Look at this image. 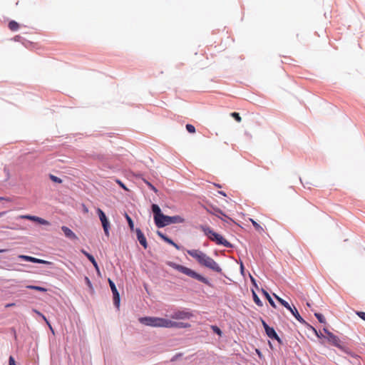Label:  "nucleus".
<instances>
[{"instance_id": "obj_1", "label": "nucleus", "mask_w": 365, "mask_h": 365, "mask_svg": "<svg viewBox=\"0 0 365 365\" xmlns=\"http://www.w3.org/2000/svg\"><path fill=\"white\" fill-rule=\"evenodd\" d=\"M139 322L145 326L152 327H161V328H189L190 324L189 323L175 322L170 319L156 317H145L139 318Z\"/></svg>"}, {"instance_id": "obj_2", "label": "nucleus", "mask_w": 365, "mask_h": 365, "mask_svg": "<svg viewBox=\"0 0 365 365\" xmlns=\"http://www.w3.org/2000/svg\"><path fill=\"white\" fill-rule=\"evenodd\" d=\"M153 212L154 222L159 227H164L171 224H180L185 222V219L180 215L168 216L162 213L160 207L156 204L151 206Z\"/></svg>"}, {"instance_id": "obj_3", "label": "nucleus", "mask_w": 365, "mask_h": 365, "mask_svg": "<svg viewBox=\"0 0 365 365\" xmlns=\"http://www.w3.org/2000/svg\"><path fill=\"white\" fill-rule=\"evenodd\" d=\"M187 253L194 258L200 266L205 267L218 273L222 272V269L219 264L212 257L207 255L202 251L193 249L187 250Z\"/></svg>"}, {"instance_id": "obj_4", "label": "nucleus", "mask_w": 365, "mask_h": 365, "mask_svg": "<svg viewBox=\"0 0 365 365\" xmlns=\"http://www.w3.org/2000/svg\"><path fill=\"white\" fill-rule=\"evenodd\" d=\"M168 264L170 267L178 270V272H180L191 278L195 279L205 284L210 285V282L207 278H205V277L202 276L201 274L197 273L195 271L192 270L190 268H188L187 267L181 265V264H176L173 262H168Z\"/></svg>"}, {"instance_id": "obj_5", "label": "nucleus", "mask_w": 365, "mask_h": 365, "mask_svg": "<svg viewBox=\"0 0 365 365\" xmlns=\"http://www.w3.org/2000/svg\"><path fill=\"white\" fill-rule=\"evenodd\" d=\"M200 229L204 234L217 245H222L226 247H231L230 243L227 241L222 236L214 232L210 227L205 225H200Z\"/></svg>"}, {"instance_id": "obj_6", "label": "nucleus", "mask_w": 365, "mask_h": 365, "mask_svg": "<svg viewBox=\"0 0 365 365\" xmlns=\"http://www.w3.org/2000/svg\"><path fill=\"white\" fill-rule=\"evenodd\" d=\"M193 314L187 309H175L170 315V318L175 320H185L192 318Z\"/></svg>"}, {"instance_id": "obj_7", "label": "nucleus", "mask_w": 365, "mask_h": 365, "mask_svg": "<svg viewBox=\"0 0 365 365\" xmlns=\"http://www.w3.org/2000/svg\"><path fill=\"white\" fill-rule=\"evenodd\" d=\"M96 212H97V214H98V215L99 217V219H100V220L101 222V224H102V226H103L105 235L107 237H109L110 222H109V221H108L106 214L100 208H98L96 210Z\"/></svg>"}, {"instance_id": "obj_8", "label": "nucleus", "mask_w": 365, "mask_h": 365, "mask_svg": "<svg viewBox=\"0 0 365 365\" xmlns=\"http://www.w3.org/2000/svg\"><path fill=\"white\" fill-rule=\"evenodd\" d=\"M108 283L111 289L113 295V303L118 308L120 306V295L115 285V283L110 279H108Z\"/></svg>"}, {"instance_id": "obj_9", "label": "nucleus", "mask_w": 365, "mask_h": 365, "mask_svg": "<svg viewBox=\"0 0 365 365\" xmlns=\"http://www.w3.org/2000/svg\"><path fill=\"white\" fill-rule=\"evenodd\" d=\"M324 331L327 334L326 337L329 343H331L332 345L335 346L341 347L340 339L337 336L334 335L333 333L330 332L327 329H324Z\"/></svg>"}, {"instance_id": "obj_10", "label": "nucleus", "mask_w": 365, "mask_h": 365, "mask_svg": "<svg viewBox=\"0 0 365 365\" xmlns=\"http://www.w3.org/2000/svg\"><path fill=\"white\" fill-rule=\"evenodd\" d=\"M19 217L21 218V219H26V220H31L34 222H36L41 225H50V222L48 221H47L41 217H37V216L24 215H20Z\"/></svg>"}, {"instance_id": "obj_11", "label": "nucleus", "mask_w": 365, "mask_h": 365, "mask_svg": "<svg viewBox=\"0 0 365 365\" xmlns=\"http://www.w3.org/2000/svg\"><path fill=\"white\" fill-rule=\"evenodd\" d=\"M135 232H136V235H137V239L139 241L140 244L145 249H147V247H148V242H147V240H146V238H145L144 234L142 232V231L139 228H137L135 230Z\"/></svg>"}, {"instance_id": "obj_12", "label": "nucleus", "mask_w": 365, "mask_h": 365, "mask_svg": "<svg viewBox=\"0 0 365 365\" xmlns=\"http://www.w3.org/2000/svg\"><path fill=\"white\" fill-rule=\"evenodd\" d=\"M61 230L63 232L65 236L71 240H77L76 235L68 227L62 226Z\"/></svg>"}, {"instance_id": "obj_13", "label": "nucleus", "mask_w": 365, "mask_h": 365, "mask_svg": "<svg viewBox=\"0 0 365 365\" xmlns=\"http://www.w3.org/2000/svg\"><path fill=\"white\" fill-rule=\"evenodd\" d=\"M265 332L267 334V335L270 338V339H276L279 344H282V340L278 336V335L277 334L276 331H274V329L272 328V327H269L268 329H267L265 330Z\"/></svg>"}, {"instance_id": "obj_14", "label": "nucleus", "mask_w": 365, "mask_h": 365, "mask_svg": "<svg viewBox=\"0 0 365 365\" xmlns=\"http://www.w3.org/2000/svg\"><path fill=\"white\" fill-rule=\"evenodd\" d=\"M289 311L293 314V316L296 318V319L297 321H299L302 324H306V322L300 316L299 312L294 307L293 308H292Z\"/></svg>"}, {"instance_id": "obj_15", "label": "nucleus", "mask_w": 365, "mask_h": 365, "mask_svg": "<svg viewBox=\"0 0 365 365\" xmlns=\"http://www.w3.org/2000/svg\"><path fill=\"white\" fill-rule=\"evenodd\" d=\"M250 221L252 222V225L254 226L255 229L259 233H262L264 232V229L262 226H260L256 221H255L253 219L250 218Z\"/></svg>"}, {"instance_id": "obj_16", "label": "nucleus", "mask_w": 365, "mask_h": 365, "mask_svg": "<svg viewBox=\"0 0 365 365\" xmlns=\"http://www.w3.org/2000/svg\"><path fill=\"white\" fill-rule=\"evenodd\" d=\"M19 258L24 259L27 262H31L34 263H37V262H38L37 258L31 256L19 255Z\"/></svg>"}, {"instance_id": "obj_17", "label": "nucleus", "mask_w": 365, "mask_h": 365, "mask_svg": "<svg viewBox=\"0 0 365 365\" xmlns=\"http://www.w3.org/2000/svg\"><path fill=\"white\" fill-rule=\"evenodd\" d=\"M9 28L10 30H11L13 31H17L19 29V25L15 21H11L9 23Z\"/></svg>"}, {"instance_id": "obj_18", "label": "nucleus", "mask_w": 365, "mask_h": 365, "mask_svg": "<svg viewBox=\"0 0 365 365\" xmlns=\"http://www.w3.org/2000/svg\"><path fill=\"white\" fill-rule=\"evenodd\" d=\"M262 292L264 294V295L265 296V297L267 298V299L269 301L270 305L275 308L276 307V304L274 303V302L272 300V299L271 298L270 295L268 294V292L264 289H262Z\"/></svg>"}, {"instance_id": "obj_19", "label": "nucleus", "mask_w": 365, "mask_h": 365, "mask_svg": "<svg viewBox=\"0 0 365 365\" xmlns=\"http://www.w3.org/2000/svg\"><path fill=\"white\" fill-rule=\"evenodd\" d=\"M28 289H34V290H36V291H39V292H46L47 289L44 287H39V286H34V285H29L26 287Z\"/></svg>"}, {"instance_id": "obj_20", "label": "nucleus", "mask_w": 365, "mask_h": 365, "mask_svg": "<svg viewBox=\"0 0 365 365\" xmlns=\"http://www.w3.org/2000/svg\"><path fill=\"white\" fill-rule=\"evenodd\" d=\"M125 217L128 223V225L130 228L131 230H133L134 229V223H133V220L131 219V217L127 214V213H125Z\"/></svg>"}, {"instance_id": "obj_21", "label": "nucleus", "mask_w": 365, "mask_h": 365, "mask_svg": "<svg viewBox=\"0 0 365 365\" xmlns=\"http://www.w3.org/2000/svg\"><path fill=\"white\" fill-rule=\"evenodd\" d=\"M252 296H253V300L254 302L259 306V307H262L263 304H262V301L259 299V297L257 296V294L253 291L252 292Z\"/></svg>"}, {"instance_id": "obj_22", "label": "nucleus", "mask_w": 365, "mask_h": 365, "mask_svg": "<svg viewBox=\"0 0 365 365\" xmlns=\"http://www.w3.org/2000/svg\"><path fill=\"white\" fill-rule=\"evenodd\" d=\"M87 258L93 264V266L95 267L97 272H99V268H98V264H97L95 258L93 257V256L91 255L90 256H88Z\"/></svg>"}, {"instance_id": "obj_23", "label": "nucleus", "mask_w": 365, "mask_h": 365, "mask_svg": "<svg viewBox=\"0 0 365 365\" xmlns=\"http://www.w3.org/2000/svg\"><path fill=\"white\" fill-rule=\"evenodd\" d=\"M314 315L317 318V319L319 320V322L320 323H323V324L326 323V319L322 314L315 313Z\"/></svg>"}, {"instance_id": "obj_24", "label": "nucleus", "mask_w": 365, "mask_h": 365, "mask_svg": "<svg viewBox=\"0 0 365 365\" xmlns=\"http://www.w3.org/2000/svg\"><path fill=\"white\" fill-rule=\"evenodd\" d=\"M143 182L148 186L149 188H150L155 193L158 192V189L145 179H143Z\"/></svg>"}, {"instance_id": "obj_25", "label": "nucleus", "mask_w": 365, "mask_h": 365, "mask_svg": "<svg viewBox=\"0 0 365 365\" xmlns=\"http://www.w3.org/2000/svg\"><path fill=\"white\" fill-rule=\"evenodd\" d=\"M231 116L235 119L236 121L238 123L242 121V118L240 117V114L237 112H233L231 113Z\"/></svg>"}, {"instance_id": "obj_26", "label": "nucleus", "mask_w": 365, "mask_h": 365, "mask_svg": "<svg viewBox=\"0 0 365 365\" xmlns=\"http://www.w3.org/2000/svg\"><path fill=\"white\" fill-rule=\"evenodd\" d=\"M49 178L50 179L54 182H56V183H61L62 182V180L53 175H49Z\"/></svg>"}, {"instance_id": "obj_27", "label": "nucleus", "mask_w": 365, "mask_h": 365, "mask_svg": "<svg viewBox=\"0 0 365 365\" xmlns=\"http://www.w3.org/2000/svg\"><path fill=\"white\" fill-rule=\"evenodd\" d=\"M165 242H166L167 243H168V244H170V245H173V247H175L177 250H179V249H180L179 246H178L176 243H175V242H174L171 239H170L169 237H167V238L165 239Z\"/></svg>"}, {"instance_id": "obj_28", "label": "nucleus", "mask_w": 365, "mask_h": 365, "mask_svg": "<svg viewBox=\"0 0 365 365\" xmlns=\"http://www.w3.org/2000/svg\"><path fill=\"white\" fill-rule=\"evenodd\" d=\"M186 129L190 133H195V128L194 125H191V124H187L186 125Z\"/></svg>"}, {"instance_id": "obj_29", "label": "nucleus", "mask_w": 365, "mask_h": 365, "mask_svg": "<svg viewBox=\"0 0 365 365\" xmlns=\"http://www.w3.org/2000/svg\"><path fill=\"white\" fill-rule=\"evenodd\" d=\"M212 330L218 335H221L222 334V331L220 330V329L219 327H217V326H212Z\"/></svg>"}, {"instance_id": "obj_30", "label": "nucleus", "mask_w": 365, "mask_h": 365, "mask_svg": "<svg viewBox=\"0 0 365 365\" xmlns=\"http://www.w3.org/2000/svg\"><path fill=\"white\" fill-rule=\"evenodd\" d=\"M356 314L363 320L365 321V312H356Z\"/></svg>"}, {"instance_id": "obj_31", "label": "nucleus", "mask_w": 365, "mask_h": 365, "mask_svg": "<svg viewBox=\"0 0 365 365\" xmlns=\"http://www.w3.org/2000/svg\"><path fill=\"white\" fill-rule=\"evenodd\" d=\"M85 281L86 282V284L88 285V287L92 289H93V286H92V284H91V282L90 281L89 278L86 277H85Z\"/></svg>"}, {"instance_id": "obj_32", "label": "nucleus", "mask_w": 365, "mask_h": 365, "mask_svg": "<svg viewBox=\"0 0 365 365\" xmlns=\"http://www.w3.org/2000/svg\"><path fill=\"white\" fill-rule=\"evenodd\" d=\"M274 297L276 298V299L282 304L283 305L284 303H285V300H284L283 299L280 298L279 297H278L277 295L274 294Z\"/></svg>"}, {"instance_id": "obj_33", "label": "nucleus", "mask_w": 365, "mask_h": 365, "mask_svg": "<svg viewBox=\"0 0 365 365\" xmlns=\"http://www.w3.org/2000/svg\"><path fill=\"white\" fill-rule=\"evenodd\" d=\"M157 235L161 238L163 239L164 241L165 240V239L168 237L166 235H165L164 234H163L160 231H158L157 232Z\"/></svg>"}, {"instance_id": "obj_34", "label": "nucleus", "mask_w": 365, "mask_h": 365, "mask_svg": "<svg viewBox=\"0 0 365 365\" xmlns=\"http://www.w3.org/2000/svg\"><path fill=\"white\" fill-rule=\"evenodd\" d=\"M9 365H16L14 358L11 356L9 357Z\"/></svg>"}, {"instance_id": "obj_35", "label": "nucleus", "mask_w": 365, "mask_h": 365, "mask_svg": "<svg viewBox=\"0 0 365 365\" xmlns=\"http://www.w3.org/2000/svg\"><path fill=\"white\" fill-rule=\"evenodd\" d=\"M219 214L225 216V215L220 210H219V209L215 210V212L214 213V215H215L217 217H220Z\"/></svg>"}, {"instance_id": "obj_36", "label": "nucleus", "mask_w": 365, "mask_h": 365, "mask_svg": "<svg viewBox=\"0 0 365 365\" xmlns=\"http://www.w3.org/2000/svg\"><path fill=\"white\" fill-rule=\"evenodd\" d=\"M38 261L37 263L38 264H50L51 262H48V261H46V260H43V259H38Z\"/></svg>"}, {"instance_id": "obj_37", "label": "nucleus", "mask_w": 365, "mask_h": 365, "mask_svg": "<svg viewBox=\"0 0 365 365\" xmlns=\"http://www.w3.org/2000/svg\"><path fill=\"white\" fill-rule=\"evenodd\" d=\"M41 318H42V319H43V320L46 322V323L49 326L50 329H52L51 326V324H50L49 322L47 320L46 317L43 314H42V315L41 316Z\"/></svg>"}, {"instance_id": "obj_38", "label": "nucleus", "mask_w": 365, "mask_h": 365, "mask_svg": "<svg viewBox=\"0 0 365 365\" xmlns=\"http://www.w3.org/2000/svg\"><path fill=\"white\" fill-rule=\"evenodd\" d=\"M117 183L121 187H123L124 190H127V188L125 186V185L119 180H116Z\"/></svg>"}, {"instance_id": "obj_39", "label": "nucleus", "mask_w": 365, "mask_h": 365, "mask_svg": "<svg viewBox=\"0 0 365 365\" xmlns=\"http://www.w3.org/2000/svg\"><path fill=\"white\" fill-rule=\"evenodd\" d=\"M283 306L284 307H286L288 310H290L292 308L287 302H285V303H284Z\"/></svg>"}, {"instance_id": "obj_40", "label": "nucleus", "mask_w": 365, "mask_h": 365, "mask_svg": "<svg viewBox=\"0 0 365 365\" xmlns=\"http://www.w3.org/2000/svg\"><path fill=\"white\" fill-rule=\"evenodd\" d=\"M262 325L264 328V330H266L267 329H268L269 327L267 325V324L264 321V320H262Z\"/></svg>"}, {"instance_id": "obj_41", "label": "nucleus", "mask_w": 365, "mask_h": 365, "mask_svg": "<svg viewBox=\"0 0 365 365\" xmlns=\"http://www.w3.org/2000/svg\"><path fill=\"white\" fill-rule=\"evenodd\" d=\"M81 252H82V253H83V254L86 257H88V256H90V255H91V254H89L88 252H86V250H81Z\"/></svg>"}, {"instance_id": "obj_42", "label": "nucleus", "mask_w": 365, "mask_h": 365, "mask_svg": "<svg viewBox=\"0 0 365 365\" xmlns=\"http://www.w3.org/2000/svg\"><path fill=\"white\" fill-rule=\"evenodd\" d=\"M14 306H15V304H14V303H10V304H6L5 305V307H6V308H9V307H14Z\"/></svg>"}, {"instance_id": "obj_43", "label": "nucleus", "mask_w": 365, "mask_h": 365, "mask_svg": "<svg viewBox=\"0 0 365 365\" xmlns=\"http://www.w3.org/2000/svg\"><path fill=\"white\" fill-rule=\"evenodd\" d=\"M33 312H34L36 314H37V315H38L40 317L43 314H41L40 312H38L36 309H33Z\"/></svg>"}, {"instance_id": "obj_44", "label": "nucleus", "mask_w": 365, "mask_h": 365, "mask_svg": "<svg viewBox=\"0 0 365 365\" xmlns=\"http://www.w3.org/2000/svg\"><path fill=\"white\" fill-rule=\"evenodd\" d=\"M314 331L317 334V336L319 337V338H321L322 336H323V335L322 334H318L317 331H316V329H314Z\"/></svg>"}, {"instance_id": "obj_45", "label": "nucleus", "mask_w": 365, "mask_h": 365, "mask_svg": "<svg viewBox=\"0 0 365 365\" xmlns=\"http://www.w3.org/2000/svg\"><path fill=\"white\" fill-rule=\"evenodd\" d=\"M219 193H220V194H221V195H223V196H226L225 192H222V191H220V192H219Z\"/></svg>"}, {"instance_id": "obj_46", "label": "nucleus", "mask_w": 365, "mask_h": 365, "mask_svg": "<svg viewBox=\"0 0 365 365\" xmlns=\"http://www.w3.org/2000/svg\"><path fill=\"white\" fill-rule=\"evenodd\" d=\"M251 281H252V282L253 284H255V279L253 277H251Z\"/></svg>"}, {"instance_id": "obj_47", "label": "nucleus", "mask_w": 365, "mask_h": 365, "mask_svg": "<svg viewBox=\"0 0 365 365\" xmlns=\"http://www.w3.org/2000/svg\"><path fill=\"white\" fill-rule=\"evenodd\" d=\"M4 215V212H0V217L3 216Z\"/></svg>"}, {"instance_id": "obj_48", "label": "nucleus", "mask_w": 365, "mask_h": 365, "mask_svg": "<svg viewBox=\"0 0 365 365\" xmlns=\"http://www.w3.org/2000/svg\"><path fill=\"white\" fill-rule=\"evenodd\" d=\"M4 252H6V250H0V253Z\"/></svg>"}, {"instance_id": "obj_49", "label": "nucleus", "mask_w": 365, "mask_h": 365, "mask_svg": "<svg viewBox=\"0 0 365 365\" xmlns=\"http://www.w3.org/2000/svg\"><path fill=\"white\" fill-rule=\"evenodd\" d=\"M307 305L308 307H310V304H309V302H307Z\"/></svg>"}]
</instances>
